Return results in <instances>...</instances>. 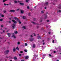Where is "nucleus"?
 I'll return each mask as SVG.
<instances>
[{"instance_id": "obj_1", "label": "nucleus", "mask_w": 61, "mask_h": 61, "mask_svg": "<svg viewBox=\"0 0 61 61\" xmlns=\"http://www.w3.org/2000/svg\"><path fill=\"white\" fill-rule=\"evenodd\" d=\"M14 19H15V20H16L17 21H18V22H19L20 21V20L18 19V18H16V17H14Z\"/></svg>"}, {"instance_id": "obj_2", "label": "nucleus", "mask_w": 61, "mask_h": 61, "mask_svg": "<svg viewBox=\"0 0 61 61\" xmlns=\"http://www.w3.org/2000/svg\"><path fill=\"white\" fill-rule=\"evenodd\" d=\"M9 52V50H8L4 52V54L5 55H6V54H7Z\"/></svg>"}, {"instance_id": "obj_3", "label": "nucleus", "mask_w": 61, "mask_h": 61, "mask_svg": "<svg viewBox=\"0 0 61 61\" xmlns=\"http://www.w3.org/2000/svg\"><path fill=\"white\" fill-rule=\"evenodd\" d=\"M12 25H12V28L13 29H15V25L14 24H12Z\"/></svg>"}, {"instance_id": "obj_4", "label": "nucleus", "mask_w": 61, "mask_h": 61, "mask_svg": "<svg viewBox=\"0 0 61 61\" xmlns=\"http://www.w3.org/2000/svg\"><path fill=\"white\" fill-rule=\"evenodd\" d=\"M10 12H13V13H14L15 12V10H10Z\"/></svg>"}, {"instance_id": "obj_5", "label": "nucleus", "mask_w": 61, "mask_h": 61, "mask_svg": "<svg viewBox=\"0 0 61 61\" xmlns=\"http://www.w3.org/2000/svg\"><path fill=\"white\" fill-rule=\"evenodd\" d=\"M25 59H27L29 58V56H26L25 57Z\"/></svg>"}, {"instance_id": "obj_6", "label": "nucleus", "mask_w": 61, "mask_h": 61, "mask_svg": "<svg viewBox=\"0 0 61 61\" xmlns=\"http://www.w3.org/2000/svg\"><path fill=\"white\" fill-rule=\"evenodd\" d=\"M34 39L33 38H30V41H33V40H34Z\"/></svg>"}, {"instance_id": "obj_7", "label": "nucleus", "mask_w": 61, "mask_h": 61, "mask_svg": "<svg viewBox=\"0 0 61 61\" xmlns=\"http://www.w3.org/2000/svg\"><path fill=\"white\" fill-rule=\"evenodd\" d=\"M13 50V52H15V51H16V49H15V47L14 48Z\"/></svg>"}, {"instance_id": "obj_8", "label": "nucleus", "mask_w": 61, "mask_h": 61, "mask_svg": "<svg viewBox=\"0 0 61 61\" xmlns=\"http://www.w3.org/2000/svg\"><path fill=\"white\" fill-rule=\"evenodd\" d=\"M31 23H33V24L34 25H39V24L38 23L37 24V23H36L34 22H31Z\"/></svg>"}, {"instance_id": "obj_9", "label": "nucleus", "mask_w": 61, "mask_h": 61, "mask_svg": "<svg viewBox=\"0 0 61 61\" xmlns=\"http://www.w3.org/2000/svg\"><path fill=\"white\" fill-rule=\"evenodd\" d=\"M37 37L38 39H41V36H37Z\"/></svg>"}, {"instance_id": "obj_10", "label": "nucleus", "mask_w": 61, "mask_h": 61, "mask_svg": "<svg viewBox=\"0 0 61 61\" xmlns=\"http://www.w3.org/2000/svg\"><path fill=\"white\" fill-rule=\"evenodd\" d=\"M34 56H35V58L36 59V58H37V59H38L37 58L38 57V56H35V55H34Z\"/></svg>"}, {"instance_id": "obj_11", "label": "nucleus", "mask_w": 61, "mask_h": 61, "mask_svg": "<svg viewBox=\"0 0 61 61\" xmlns=\"http://www.w3.org/2000/svg\"><path fill=\"white\" fill-rule=\"evenodd\" d=\"M12 21L13 22H14L15 24H16V21H15L14 20H12Z\"/></svg>"}, {"instance_id": "obj_12", "label": "nucleus", "mask_w": 61, "mask_h": 61, "mask_svg": "<svg viewBox=\"0 0 61 61\" xmlns=\"http://www.w3.org/2000/svg\"><path fill=\"white\" fill-rule=\"evenodd\" d=\"M14 59L15 60H16L17 59V57L16 56H15L14 57Z\"/></svg>"}, {"instance_id": "obj_13", "label": "nucleus", "mask_w": 61, "mask_h": 61, "mask_svg": "<svg viewBox=\"0 0 61 61\" xmlns=\"http://www.w3.org/2000/svg\"><path fill=\"white\" fill-rule=\"evenodd\" d=\"M20 5H24V3H22L21 2L20 3Z\"/></svg>"}, {"instance_id": "obj_14", "label": "nucleus", "mask_w": 61, "mask_h": 61, "mask_svg": "<svg viewBox=\"0 0 61 61\" xmlns=\"http://www.w3.org/2000/svg\"><path fill=\"white\" fill-rule=\"evenodd\" d=\"M45 4L46 5H48V2H47L45 3Z\"/></svg>"}, {"instance_id": "obj_15", "label": "nucleus", "mask_w": 61, "mask_h": 61, "mask_svg": "<svg viewBox=\"0 0 61 61\" xmlns=\"http://www.w3.org/2000/svg\"><path fill=\"white\" fill-rule=\"evenodd\" d=\"M14 3L15 4H16V3H18L17 1L15 0L14 1Z\"/></svg>"}, {"instance_id": "obj_16", "label": "nucleus", "mask_w": 61, "mask_h": 61, "mask_svg": "<svg viewBox=\"0 0 61 61\" xmlns=\"http://www.w3.org/2000/svg\"><path fill=\"white\" fill-rule=\"evenodd\" d=\"M14 33L15 34H17L18 33V32H17V31H14Z\"/></svg>"}, {"instance_id": "obj_17", "label": "nucleus", "mask_w": 61, "mask_h": 61, "mask_svg": "<svg viewBox=\"0 0 61 61\" xmlns=\"http://www.w3.org/2000/svg\"><path fill=\"white\" fill-rule=\"evenodd\" d=\"M35 46H36V45L35 44H34L33 45V48L35 47Z\"/></svg>"}, {"instance_id": "obj_18", "label": "nucleus", "mask_w": 61, "mask_h": 61, "mask_svg": "<svg viewBox=\"0 0 61 61\" xmlns=\"http://www.w3.org/2000/svg\"><path fill=\"white\" fill-rule=\"evenodd\" d=\"M47 17V15L46 14V16H44V18L45 19H46V18Z\"/></svg>"}, {"instance_id": "obj_19", "label": "nucleus", "mask_w": 61, "mask_h": 61, "mask_svg": "<svg viewBox=\"0 0 61 61\" xmlns=\"http://www.w3.org/2000/svg\"><path fill=\"white\" fill-rule=\"evenodd\" d=\"M4 5H9V4H6L5 3H4Z\"/></svg>"}, {"instance_id": "obj_20", "label": "nucleus", "mask_w": 61, "mask_h": 61, "mask_svg": "<svg viewBox=\"0 0 61 61\" xmlns=\"http://www.w3.org/2000/svg\"><path fill=\"white\" fill-rule=\"evenodd\" d=\"M25 17L24 16H23L22 17V18L23 19H25Z\"/></svg>"}, {"instance_id": "obj_21", "label": "nucleus", "mask_w": 61, "mask_h": 61, "mask_svg": "<svg viewBox=\"0 0 61 61\" xmlns=\"http://www.w3.org/2000/svg\"><path fill=\"white\" fill-rule=\"evenodd\" d=\"M21 14H23V13H24V11H23L22 10H21Z\"/></svg>"}, {"instance_id": "obj_22", "label": "nucleus", "mask_w": 61, "mask_h": 61, "mask_svg": "<svg viewBox=\"0 0 61 61\" xmlns=\"http://www.w3.org/2000/svg\"><path fill=\"white\" fill-rule=\"evenodd\" d=\"M24 51H25V52H27V50L25 49L24 50Z\"/></svg>"}, {"instance_id": "obj_23", "label": "nucleus", "mask_w": 61, "mask_h": 61, "mask_svg": "<svg viewBox=\"0 0 61 61\" xmlns=\"http://www.w3.org/2000/svg\"><path fill=\"white\" fill-rule=\"evenodd\" d=\"M8 22H8L9 24H11V21L10 20H9L8 21Z\"/></svg>"}, {"instance_id": "obj_24", "label": "nucleus", "mask_w": 61, "mask_h": 61, "mask_svg": "<svg viewBox=\"0 0 61 61\" xmlns=\"http://www.w3.org/2000/svg\"><path fill=\"white\" fill-rule=\"evenodd\" d=\"M16 50H18L19 51V48L18 47H17L16 48Z\"/></svg>"}, {"instance_id": "obj_25", "label": "nucleus", "mask_w": 61, "mask_h": 61, "mask_svg": "<svg viewBox=\"0 0 61 61\" xmlns=\"http://www.w3.org/2000/svg\"><path fill=\"white\" fill-rule=\"evenodd\" d=\"M60 12V13H61V10H59L58 11H57V13H58V12Z\"/></svg>"}, {"instance_id": "obj_26", "label": "nucleus", "mask_w": 61, "mask_h": 61, "mask_svg": "<svg viewBox=\"0 0 61 61\" xmlns=\"http://www.w3.org/2000/svg\"><path fill=\"white\" fill-rule=\"evenodd\" d=\"M1 17H4V15H1Z\"/></svg>"}, {"instance_id": "obj_27", "label": "nucleus", "mask_w": 61, "mask_h": 61, "mask_svg": "<svg viewBox=\"0 0 61 61\" xmlns=\"http://www.w3.org/2000/svg\"><path fill=\"white\" fill-rule=\"evenodd\" d=\"M27 9H30L29 7L28 6H27Z\"/></svg>"}, {"instance_id": "obj_28", "label": "nucleus", "mask_w": 61, "mask_h": 61, "mask_svg": "<svg viewBox=\"0 0 61 61\" xmlns=\"http://www.w3.org/2000/svg\"><path fill=\"white\" fill-rule=\"evenodd\" d=\"M3 12L4 13H6V10H3Z\"/></svg>"}, {"instance_id": "obj_29", "label": "nucleus", "mask_w": 61, "mask_h": 61, "mask_svg": "<svg viewBox=\"0 0 61 61\" xmlns=\"http://www.w3.org/2000/svg\"><path fill=\"white\" fill-rule=\"evenodd\" d=\"M28 1H29V0H26L25 1L26 2V3H27L28 2Z\"/></svg>"}, {"instance_id": "obj_30", "label": "nucleus", "mask_w": 61, "mask_h": 61, "mask_svg": "<svg viewBox=\"0 0 61 61\" xmlns=\"http://www.w3.org/2000/svg\"><path fill=\"white\" fill-rule=\"evenodd\" d=\"M58 8H59V9H61V6H60L59 7H58Z\"/></svg>"}, {"instance_id": "obj_31", "label": "nucleus", "mask_w": 61, "mask_h": 61, "mask_svg": "<svg viewBox=\"0 0 61 61\" xmlns=\"http://www.w3.org/2000/svg\"><path fill=\"white\" fill-rule=\"evenodd\" d=\"M7 35H11V34H10L9 33H7Z\"/></svg>"}, {"instance_id": "obj_32", "label": "nucleus", "mask_w": 61, "mask_h": 61, "mask_svg": "<svg viewBox=\"0 0 61 61\" xmlns=\"http://www.w3.org/2000/svg\"><path fill=\"white\" fill-rule=\"evenodd\" d=\"M25 46H27V44L25 43Z\"/></svg>"}, {"instance_id": "obj_33", "label": "nucleus", "mask_w": 61, "mask_h": 61, "mask_svg": "<svg viewBox=\"0 0 61 61\" xmlns=\"http://www.w3.org/2000/svg\"><path fill=\"white\" fill-rule=\"evenodd\" d=\"M6 1V0H3V3H5V2Z\"/></svg>"}, {"instance_id": "obj_34", "label": "nucleus", "mask_w": 61, "mask_h": 61, "mask_svg": "<svg viewBox=\"0 0 61 61\" xmlns=\"http://www.w3.org/2000/svg\"><path fill=\"white\" fill-rule=\"evenodd\" d=\"M20 42L19 41L17 43V44L18 45H19L20 44Z\"/></svg>"}, {"instance_id": "obj_35", "label": "nucleus", "mask_w": 61, "mask_h": 61, "mask_svg": "<svg viewBox=\"0 0 61 61\" xmlns=\"http://www.w3.org/2000/svg\"><path fill=\"white\" fill-rule=\"evenodd\" d=\"M19 9H17L16 10V11H19Z\"/></svg>"}, {"instance_id": "obj_36", "label": "nucleus", "mask_w": 61, "mask_h": 61, "mask_svg": "<svg viewBox=\"0 0 61 61\" xmlns=\"http://www.w3.org/2000/svg\"><path fill=\"white\" fill-rule=\"evenodd\" d=\"M33 20L34 21H36V18H33Z\"/></svg>"}, {"instance_id": "obj_37", "label": "nucleus", "mask_w": 61, "mask_h": 61, "mask_svg": "<svg viewBox=\"0 0 61 61\" xmlns=\"http://www.w3.org/2000/svg\"><path fill=\"white\" fill-rule=\"evenodd\" d=\"M22 1H20L18 0V3H21V2H22Z\"/></svg>"}, {"instance_id": "obj_38", "label": "nucleus", "mask_w": 61, "mask_h": 61, "mask_svg": "<svg viewBox=\"0 0 61 61\" xmlns=\"http://www.w3.org/2000/svg\"><path fill=\"white\" fill-rule=\"evenodd\" d=\"M46 21L47 22H49V20H47Z\"/></svg>"}, {"instance_id": "obj_39", "label": "nucleus", "mask_w": 61, "mask_h": 61, "mask_svg": "<svg viewBox=\"0 0 61 61\" xmlns=\"http://www.w3.org/2000/svg\"><path fill=\"white\" fill-rule=\"evenodd\" d=\"M41 13H44V11H43L42 10L41 11Z\"/></svg>"}, {"instance_id": "obj_40", "label": "nucleus", "mask_w": 61, "mask_h": 61, "mask_svg": "<svg viewBox=\"0 0 61 61\" xmlns=\"http://www.w3.org/2000/svg\"><path fill=\"white\" fill-rule=\"evenodd\" d=\"M20 53H23V51H20Z\"/></svg>"}, {"instance_id": "obj_41", "label": "nucleus", "mask_w": 61, "mask_h": 61, "mask_svg": "<svg viewBox=\"0 0 61 61\" xmlns=\"http://www.w3.org/2000/svg\"><path fill=\"white\" fill-rule=\"evenodd\" d=\"M22 56V55L21 54H19V56Z\"/></svg>"}, {"instance_id": "obj_42", "label": "nucleus", "mask_w": 61, "mask_h": 61, "mask_svg": "<svg viewBox=\"0 0 61 61\" xmlns=\"http://www.w3.org/2000/svg\"><path fill=\"white\" fill-rule=\"evenodd\" d=\"M28 15L29 16H30V13H29L28 14Z\"/></svg>"}, {"instance_id": "obj_43", "label": "nucleus", "mask_w": 61, "mask_h": 61, "mask_svg": "<svg viewBox=\"0 0 61 61\" xmlns=\"http://www.w3.org/2000/svg\"><path fill=\"white\" fill-rule=\"evenodd\" d=\"M0 21H3V19H0Z\"/></svg>"}, {"instance_id": "obj_44", "label": "nucleus", "mask_w": 61, "mask_h": 61, "mask_svg": "<svg viewBox=\"0 0 61 61\" xmlns=\"http://www.w3.org/2000/svg\"><path fill=\"white\" fill-rule=\"evenodd\" d=\"M54 42H55V41L54 40H53L52 41V43H54Z\"/></svg>"}, {"instance_id": "obj_45", "label": "nucleus", "mask_w": 61, "mask_h": 61, "mask_svg": "<svg viewBox=\"0 0 61 61\" xmlns=\"http://www.w3.org/2000/svg\"><path fill=\"white\" fill-rule=\"evenodd\" d=\"M19 22L20 24H21V22H20V21H19Z\"/></svg>"}, {"instance_id": "obj_46", "label": "nucleus", "mask_w": 61, "mask_h": 61, "mask_svg": "<svg viewBox=\"0 0 61 61\" xmlns=\"http://www.w3.org/2000/svg\"><path fill=\"white\" fill-rule=\"evenodd\" d=\"M44 30V28H43V27L41 29V30Z\"/></svg>"}, {"instance_id": "obj_47", "label": "nucleus", "mask_w": 61, "mask_h": 61, "mask_svg": "<svg viewBox=\"0 0 61 61\" xmlns=\"http://www.w3.org/2000/svg\"><path fill=\"white\" fill-rule=\"evenodd\" d=\"M40 21L41 22H42V21H43V20H40Z\"/></svg>"}, {"instance_id": "obj_48", "label": "nucleus", "mask_w": 61, "mask_h": 61, "mask_svg": "<svg viewBox=\"0 0 61 61\" xmlns=\"http://www.w3.org/2000/svg\"><path fill=\"white\" fill-rule=\"evenodd\" d=\"M13 37L14 38H16V37H15V36H13Z\"/></svg>"}, {"instance_id": "obj_49", "label": "nucleus", "mask_w": 61, "mask_h": 61, "mask_svg": "<svg viewBox=\"0 0 61 61\" xmlns=\"http://www.w3.org/2000/svg\"><path fill=\"white\" fill-rule=\"evenodd\" d=\"M23 28H24V29H25V26H24L23 27Z\"/></svg>"}, {"instance_id": "obj_50", "label": "nucleus", "mask_w": 61, "mask_h": 61, "mask_svg": "<svg viewBox=\"0 0 61 61\" xmlns=\"http://www.w3.org/2000/svg\"><path fill=\"white\" fill-rule=\"evenodd\" d=\"M3 25H1V27H3Z\"/></svg>"}, {"instance_id": "obj_51", "label": "nucleus", "mask_w": 61, "mask_h": 61, "mask_svg": "<svg viewBox=\"0 0 61 61\" xmlns=\"http://www.w3.org/2000/svg\"><path fill=\"white\" fill-rule=\"evenodd\" d=\"M53 52L54 53H56V51H53Z\"/></svg>"}, {"instance_id": "obj_52", "label": "nucleus", "mask_w": 61, "mask_h": 61, "mask_svg": "<svg viewBox=\"0 0 61 61\" xmlns=\"http://www.w3.org/2000/svg\"><path fill=\"white\" fill-rule=\"evenodd\" d=\"M5 30H3V33H5Z\"/></svg>"}, {"instance_id": "obj_53", "label": "nucleus", "mask_w": 61, "mask_h": 61, "mask_svg": "<svg viewBox=\"0 0 61 61\" xmlns=\"http://www.w3.org/2000/svg\"><path fill=\"white\" fill-rule=\"evenodd\" d=\"M36 27L37 28H39V26H37Z\"/></svg>"}, {"instance_id": "obj_54", "label": "nucleus", "mask_w": 61, "mask_h": 61, "mask_svg": "<svg viewBox=\"0 0 61 61\" xmlns=\"http://www.w3.org/2000/svg\"><path fill=\"white\" fill-rule=\"evenodd\" d=\"M44 9H46V7H45L44 8Z\"/></svg>"}, {"instance_id": "obj_55", "label": "nucleus", "mask_w": 61, "mask_h": 61, "mask_svg": "<svg viewBox=\"0 0 61 61\" xmlns=\"http://www.w3.org/2000/svg\"><path fill=\"white\" fill-rule=\"evenodd\" d=\"M49 56H51V55L50 54H49Z\"/></svg>"}, {"instance_id": "obj_56", "label": "nucleus", "mask_w": 61, "mask_h": 61, "mask_svg": "<svg viewBox=\"0 0 61 61\" xmlns=\"http://www.w3.org/2000/svg\"><path fill=\"white\" fill-rule=\"evenodd\" d=\"M33 61H35L36 60L34 59H33Z\"/></svg>"}, {"instance_id": "obj_57", "label": "nucleus", "mask_w": 61, "mask_h": 61, "mask_svg": "<svg viewBox=\"0 0 61 61\" xmlns=\"http://www.w3.org/2000/svg\"><path fill=\"white\" fill-rule=\"evenodd\" d=\"M30 37H33V36L31 35L30 36Z\"/></svg>"}, {"instance_id": "obj_58", "label": "nucleus", "mask_w": 61, "mask_h": 61, "mask_svg": "<svg viewBox=\"0 0 61 61\" xmlns=\"http://www.w3.org/2000/svg\"><path fill=\"white\" fill-rule=\"evenodd\" d=\"M45 43L44 42L43 43V45H45Z\"/></svg>"}, {"instance_id": "obj_59", "label": "nucleus", "mask_w": 61, "mask_h": 61, "mask_svg": "<svg viewBox=\"0 0 61 61\" xmlns=\"http://www.w3.org/2000/svg\"><path fill=\"white\" fill-rule=\"evenodd\" d=\"M4 29H7L6 28H4Z\"/></svg>"}, {"instance_id": "obj_60", "label": "nucleus", "mask_w": 61, "mask_h": 61, "mask_svg": "<svg viewBox=\"0 0 61 61\" xmlns=\"http://www.w3.org/2000/svg\"><path fill=\"white\" fill-rule=\"evenodd\" d=\"M49 34H51V32H49Z\"/></svg>"}, {"instance_id": "obj_61", "label": "nucleus", "mask_w": 61, "mask_h": 61, "mask_svg": "<svg viewBox=\"0 0 61 61\" xmlns=\"http://www.w3.org/2000/svg\"><path fill=\"white\" fill-rule=\"evenodd\" d=\"M48 40H49V39H50L49 38H48Z\"/></svg>"}, {"instance_id": "obj_62", "label": "nucleus", "mask_w": 61, "mask_h": 61, "mask_svg": "<svg viewBox=\"0 0 61 61\" xmlns=\"http://www.w3.org/2000/svg\"><path fill=\"white\" fill-rule=\"evenodd\" d=\"M34 36H36V34H34Z\"/></svg>"}, {"instance_id": "obj_63", "label": "nucleus", "mask_w": 61, "mask_h": 61, "mask_svg": "<svg viewBox=\"0 0 61 61\" xmlns=\"http://www.w3.org/2000/svg\"><path fill=\"white\" fill-rule=\"evenodd\" d=\"M9 5H11V3H9Z\"/></svg>"}, {"instance_id": "obj_64", "label": "nucleus", "mask_w": 61, "mask_h": 61, "mask_svg": "<svg viewBox=\"0 0 61 61\" xmlns=\"http://www.w3.org/2000/svg\"><path fill=\"white\" fill-rule=\"evenodd\" d=\"M60 51L61 50V48H60Z\"/></svg>"}]
</instances>
